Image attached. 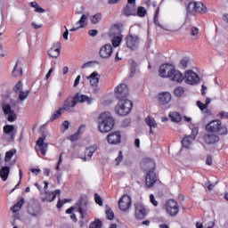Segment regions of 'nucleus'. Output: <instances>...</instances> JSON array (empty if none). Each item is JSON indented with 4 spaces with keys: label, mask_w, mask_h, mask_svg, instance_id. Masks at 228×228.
<instances>
[{
    "label": "nucleus",
    "mask_w": 228,
    "mask_h": 228,
    "mask_svg": "<svg viewBox=\"0 0 228 228\" xmlns=\"http://www.w3.org/2000/svg\"><path fill=\"white\" fill-rule=\"evenodd\" d=\"M159 74L160 77H167L170 81H174L175 83H183V79H184V76L181 73V71L175 69V67L172 64H162L159 67Z\"/></svg>",
    "instance_id": "1"
},
{
    "label": "nucleus",
    "mask_w": 228,
    "mask_h": 228,
    "mask_svg": "<svg viewBox=\"0 0 228 228\" xmlns=\"http://www.w3.org/2000/svg\"><path fill=\"white\" fill-rule=\"evenodd\" d=\"M115 127V119L110 112H103L98 117V130L100 133H110Z\"/></svg>",
    "instance_id": "2"
},
{
    "label": "nucleus",
    "mask_w": 228,
    "mask_h": 228,
    "mask_svg": "<svg viewBox=\"0 0 228 228\" xmlns=\"http://www.w3.org/2000/svg\"><path fill=\"white\" fill-rule=\"evenodd\" d=\"M77 102H87V104H92V102H94V99L86 96V94L80 95L79 93H77L73 98H68L65 100L61 110L63 111H70L71 108H76V104H77Z\"/></svg>",
    "instance_id": "3"
},
{
    "label": "nucleus",
    "mask_w": 228,
    "mask_h": 228,
    "mask_svg": "<svg viewBox=\"0 0 228 228\" xmlns=\"http://www.w3.org/2000/svg\"><path fill=\"white\" fill-rule=\"evenodd\" d=\"M206 131L208 133H218L221 135H227L228 130L225 126L222 125V121L216 119L206 125Z\"/></svg>",
    "instance_id": "4"
},
{
    "label": "nucleus",
    "mask_w": 228,
    "mask_h": 228,
    "mask_svg": "<svg viewBox=\"0 0 228 228\" xmlns=\"http://www.w3.org/2000/svg\"><path fill=\"white\" fill-rule=\"evenodd\" d=\"M131 110H133V102H131L129 99L119 100L118 105L115 108L117 115H119L120 117H126V115H129Z\"/></svg>",
    "instance_id": "5"
},
{
    "label": "nucleus",
    "mask_w": 228,
    "mask_h": 228,
    "mask_svg": "<svg viewBox=\"0 0 228 228\" xmlns=\"http://www.w3.org/2000/svg\"><path fill=\"white\" fill-rule=\"evenodd\" d=\"M126 47L131 51H136L140 47V37L137 35L128 34L126 38Z\"/></svg>",
    "instance_id": "6"
},
{
    "label": "nucleus",
    "mask_w": 228,
    "mask_h": 228,
    "mask_svg": "<svg viewBox=\"0 0 228 228\" xmlns=\"http://www.w3.org/2000/svg\"><path fill=\"white\" fill-rule=\"evenodd\" d=\"M2 109L4 115H7L8 122H15L17 120V114L15 110H12V104L8 102L2 101Z\"/></svg>",
    "instance_id": "7"
},
{
    "label": "nucleus",
    "mask_w": 228,
    "mask_h": 228,
    "mask_svg": "<svg viewBox=\"0 0 228 228\" xmlns=\"http://www.w3.org/2000/svg\"><path fill=\"white\" fill-rule=\"evenodd\" d=\"M165 208L169 216H177L179 215V204L175 200H168L166 202Z\"/></svg>",
    "instance_id": "8"
},
{
    "label": "nucleus",
    "mask_w": 228,
    "mask_h": 228,
    "mask_svg": "<svg viewBox=\"0 0 228 228\" xmlns=\"http://www.w3.org/2000/svg\"><path fill=\"white\" fill-rule=\"evenodd\" d=\"M184 83L187 85H199V81H200V78L199 77V75L195 73L193 70H187L184 73L183 79Z\"/></svg>",
    "instance_id": "9"
},
{
    "label": "nucleus",
    "mask_w": 228,
    "mask_h": 228,
    "mask_svg": "<svg viewBox=\"0 0 228 228\" xmlns=\"http://www.w3.org/2000/svg\"><path fill=\"white\" fill-rule=\"evenodd\" d=\"M115 94L117 99L126 100L127 99V95H129V88H127V85L120 84L115 88Z\"/></svg>",
    "instance_id": "10"
},
{
    "label": "nucleus",
    "mask_w": 228,
    "mask_h": 228,
    "mask_svg": "<svg viewBox=\"0 0 228 228\" xmlns=\"http://www.w3.org/2000/svg\"><path fill=\"white\" fill-rule=\"evenodd\" d=\"M132 206L131 196L125 194L118 200V208L121 211H129Z\"/></svg>",
    "instance_id": "11"
},
{
    "label": "nucleus",
    "mask_w": 228,
    "mask_h": 228,
    "mask_svg": "<svg viewBox=\"0 0 228 228\" xmlns=\"http://www.w3.org/2000/svg\"><path fill=\"white\" fill-rule=\"evenodd\" d=\"M134 215L136 220H143L147 216V208L141 203H134Z\"/></svg>",
    "instance_id": "12"
},
{
    "label": "nucleus",
    "mask_w": 228,
    "mask_h": 228,
    "mask_svg": "<svg viewBox=\"0 0 228 228\" xmlns=\"http://www.w3.org/2000/svg\"><path fill=\"white\" fill-rule=\"evenodd\" d=\"M107 142L110 145H118L120 142H122V134H120V131H116L109 134L107 136Z\"/></svg>",
    "instance_id": "13"
},
{
    "label": "nucleus",
    "mask_w": 228,
    "mask_h": 228,
    "mask_svg": "<svg viewBox=\"0 0 228 228\" xmlns=\"http://www.w3.org/2000/svg\"><path fill=\"white\" fill-rule=\"evenodd\" d=\"M88 206V200L86 197L81 196L78 202H77V207L78 208L77 211L81 218H85V213H86Z\"/></svg>",
    "instance_id": "14"
},
{
    "label": "nucleus",
    "mask_w": 228,
    "mask_h": 228,
    "mask_svg": "<svg viewBox=\"0 0 228 228\" xmlns=\"http://www.w3.org/2000/svg\"><path fill=\"white\" fill-rule=\"evenodd\" d=\"M141 168L144 170V172H154L156 168V163L152 159H144L141 163Z\"/></svg>",
    "instance_id": "15"
},
{
    "label": "nucleus",
    "mask_w": 228,
    "mask_h": 228,
    "mask_svg": "<svg viewBox=\"0 0 228 228\" xmlns=\"http://www.w3.org/2000/svg\"><path fill=\"white\" fill-rule=\"evenodd\" d=\"M125 17H136V4H127L121 12Z\"/></svg>",
    "instance_id": "16"
},
{
    "label": "nucleus",
    "mask_w": 228,
    "mask_h": 228,
    "mask_svg": "<svg viewBox=\"0 0 228 228\" xmlns=\"http://www.w3.org/2000/svg\"><path fill=\"white\" fill-rule=\"evenodd\" d=\"M101 58L108 59L113 54V46L111 45L107 44L103 45L99 52Z\"/></svg>",
    "instance_id": "17"
},
{
    "label": "nucleus",
    "mask_w": 228,
    "mask_h": 228,
    "mask_svg": "<svg viewBox=\"0 0 228 228\" xmlns=\"http://www.w3.org/2000/svg\"><path fill=\"white\" fill-rule=\"evenodd\" d=\"M158 181V177L156 176V173L154 171H149L145 176V184L148 188L154 186Z\"/></svg>",
    "instance_id": "18"
},
{
    "label": "nucleus",
    "mask_w": 228,
    "mask_h": 228,
    "mask_svg": "<svg viewBox=\"0 0 228 228\" xmlns=\"http://www.w3.org/2000/svg\"><path fill=\"white\" fill-rule=\"evenodd\" d=\"M203 142H205L207 145H215V143L220 142V136L215 134H208L203 136Z\"/></svg>",
    "instance_id": "19"
},
{
    "label": "nucleus",
    "mask_w": 228,
    "mask_h": 228,
    "mask_svg": "<svg viewBox=\"0 0 228 228\" xmlns=\"http://www.w3.org/2000/svg\"><path fill=\"white\" fill-rule=\"evenodd\" d=\"M4 133L10 136V142H13L15 136H17V130L13 125H5L4 126Z\"/></svg>",
    "instance_id": "20"
},
{
    "label": "nucleus",
    "mask_w": 228,
    "mask_h": 228,
    "mask_svg": "<svg viewBox=\"0 0 228 228\" xmlns=\"http://www.w3.org/2000/svg\"><path fill=\"white\" fill-rule=\"evenodd\" d=\"M159 104L165 106V104H168L170 101H172V94L168 92H162L159 94Z\"/></svg>",
    "instance_id": "21"
},
{
    "label": "nucleus",
    "mask_w": 228,
    "mask_h": 228,
    "mask_svg": "<svg viewBox=\"0 0 228 228\" xmlns=\"http://www.w3.org/2000/svg\"><path fill=\"white\" fill-rule=\"evenodd\" d=\"M45 140V136L39 137L37 141V147H39V151L43 156H45L47 152V147H49V144L44 142Z\"/></svg>",
    "instance_id": "22"
},
{
    "label": "nucleus",
    "mask_w": 228,
    "mask_h": 228,
    "mask_svg": "<svg viewBox=\"0 0 228 228\" xmlns=\"http://www.w3.org/2000/svg\"><path fill=\"white\" fill-rule=\"evenodd\" d=\"M144 122L146 125L150 126V134H154V130L158 127V123H156V119L152 118V116H148L144 118Z\"/></svg>",
    "instance_id": "23"
},
{
    "label": "nucleus",
    "mask_w": 228,
    "mask_h": 228,
    "mask_svg": "<svg viewBox=\"0 0 228 228\" xmlns=\"http://www.w3.org/2000/svg\"><path fill=\"white\" fill-rule=\"evenodd\" d=\"M61 193V191L60 189L55 190L54 191H45V197L43 199V200H46V202H53L56 200V195H60Z\"/></svg>",
    "instance_id": "24"
},
{
    "label": "nucleus",
    "mask_w": 228,
    "mask_h": 228,
    "mask_svg": "<svg viewBox=\"0 0 228 228\" xmlns=\"http://www.w3.org/2000/svg\"><path fill=\"white\" fill-rule=\"evenodd\" d=\"M96 151L97 145L87 147L85 151L86 157L84 159V161H90V159H92V156H94V152Z\"/></svg>",
    "instance_id": "25"
},
{
    "label": "nucleus",
    "mask_w": 228,
    "mask_h": 228,
    "mask_svg": "<svg viewBox=\"0 0 228 228\" xmlns=\"http://www.w3.org/2000/svg\"><path fill=\"white\" fill-rule=\"evenodd\" d=\"M56 47L53 46L52 47L49 51H48V55L51 58H58V56H60V49L61 47V44L60 43H56Z\"/></svg>",
    "instance_id": "26"
},
{
    "label": "nucleus",
    "mask_w": 228,
    "mask_h": 228,
    "mask_svg": "<svg viewBox=\"0 0 228 228\" xmlns=\"http://www.w3.org/2000/svg\"><path fill=\"white\" fill-rule=\"evenodd\" d=\"M40 205H32L28 208V213L30 216H38L40 215Z\"/></svg>",
    "instance_id": "27"
},
{
    "label": "nucleus",
    "mask_w": 228,
    "mask_h": 228,
    "mask_svg": "<svg viewBox=\"0 0 228 228\" xmlns=\"http://www.w3.org/2000/svg\"><path fill=\"white\" fill-rule=\"evenodd\" d=\"M110 37H120L122 36V30L120 29V27L117 24H114L109 32Z\"/></svg>",
    "instance_id": "28"
},
{
    "label": "nucleus",
    "mask_w": 228,
    "mask_h": 228,
    "mask_svg": "<svg viewBox=\"0 0 228 228\" xmlns=\"http://www.w3.org/2000/svg\"><path fill=\"white\" fill-rule=\"evenodd\" d=\"M22 61L21 60H18L15 63V66L12 69V75L13 76V77H17L19 76H22L23 72H22V68L20 67L19 68V65H20V62Z\"/></svg>",
    "instance_id": "29"
},
{
    "label": "nucleus",
    "mask_w": 228,
    "mask_h": 228,
    "mask_svg": "<svg viewBox=\"0 0 228 228\" xmlns=\"http://www.w3.org/2000/svg\"><path fill=\"white\" fill-rule=\"evenodd\" d=\"M99 73L97 71H94L87 79H90L91 86H97L99 85Z\"/></svg>",
    "instance_id": "30"
},
{
    "label": "nucleus",
    "mask_w": 228,
    "mask_h": 228,
    "mask_svg": "<svg viewBox=\"0 0 228 228\" xmlns=\"http://www.w3.org/2000/svg\"><path fill=\"white\" fill-rule=\"evenodd\" d=\"M8 175H10V167L4 166L0 169V177L2 181H7Z\"/></svg>",
    "instance_id": "31"
},
{
    "label": "nucleus",
    "mask_w": 228,
    "mask_h": 228,
    "mask_svg": "<svg viewBox=\"0 0 228 228\" xmlns=\"http://www.w3.org/2000/svg\"><path fill=\"white\" fill-rule=\"evenodd\" d=\"M22 91V81H19L12 88L13 99H17V94Z\"/></svg>",
    "instance_id": "32"
},
{
    "label": "nucleus",
    "mask_w": 228,
    "mask_h": 228,
    "mask_svg": "<svg viewBox=\"0 0 228 228\" xmlns=\"http://www.w3.org/2000/svg\"><path fill=\"white\" fill-rule=\"evenodd\" d=\"M206 12H208V7L201 2H196L195 13H206Z\"/></svg>",
    "instance_id": "33"
},
{
    "label": "nucleus",
    "mask_w": 228,
    "mask_h": 228,
    "mask_svg": "<svg viewBox=\"0 0 228 228\" xmlns=\"http://www.w3.org/2000/svg\"><path fill=\"white\" fill-rule=\"evenodd\" d=\"M169 118H171L172 122L179 124V122L183 120V116H181L179 112H172L169 114Z\"/></svg>",
    "instance_id": "34"
},
{
    "label": "nucleus",
    "mask_w": 228,
    "mask_h": 228,
    "mask_svg": "<svg viewBox=\"0 0 228 228\" xmlns=\"http://www.w3.org/2000/svg\"><path fill=\"white\" fill-rule=\"evenodd\" d=\"M191 136L190 135H186L183 140H182V145L183 147H184L185 149H190V146L191 145V142H193Z\"/></svg>",
    "instance_id": "35"
},
{
    "label": "nucleus",
    "mask_w": 228,
    "mask_h": 228,
    "mask_svg": "<svg viewBox=\"0 0 228 228\" xmlns=\"http://www.w3.org/2000/svg\"><path fill=\"white\" fill-rule=\"evenodd\" d=\"M29 94H30L29 90H27L25 92L21 91L17 94V98H14V99H17V101H26V99L29 97Z\"/></svg>",
    "instance_id": "36"
},
{
    "label": "nucleus",
    "mask_w": 228,
    "mask_h": 228,
    "mask_svg": "<svg viewBox=\"0 0 228 228\" xmlns=\"http://www.w3.org/2000/svg\"><path fill=\"white\" fill-rule=\"evenodd\" d=\"M25 200L24 198H20V200L12 207V213L19 212L21 209L22 206H24Z\"/></svg>",
    "instance_id": "37"
},
{
    "label": "nucleus",
    "mask_w": 228,
    "mask_h": 228,
    "mask_svg": "<svg viewBox=\"0 0 228 228\" xmlns=\"http://www.w3.org/2000/svg\"><path fill=\"white\" fill-rule=\"evenodd\" d=\"M90 20L92 24H99V22L102 20V14L101 12H98L94 15H92Z\"/></svg>",
    "instance_id": "38"
},
{
    "label": "nucleus",
    "mask_w": 228,
    "mask_h": 228,
    "mask_svg": "<svg viewBox=\"0 0 228 228\" xmlns=\"http://www.w3.org/2000/svg\"><path fill=\"white\" fill-rule=\"evenodd\" d=\"M29 6H31V8H35V12L37 13H45V9L40 7V5L37 2H31L29 4Z\"/></svg>",
    "instance_id": "39"
},
{
    "label": "nucleus",
    "mask_w": 228,
    "mask_h": 228,
    "mask_svg": "<svg viewBox=\"0 0 228 228\" xmlns=\"http://www.w3.org/2000/svg\"><path fill=\"white\" fill-rule=\"evenodd\" d=\"M123 38H124V36H114L112 38L113 47H118V45H120V44H122Z\"/></svg>",
    "instance_id": "40"
},
{
    "label": "nucleus",
    "mask_w": 228,
    "mask_h": 228,
    "mask_svg": "<svg viewBox=\"0 0 228 228\" xmlns=\"http://www.w3.org/2000/svg\"><path fill=\"white\" fill-rule=\"evenodd\" d=\"M63 109L60 108L58 110H55L54 113L50 118V122H54L57 118H60L62 115Z\"/></svg>",
    "instance_id": "41"
},
{
    "label": "nucleus",
    "mask_w": 228,
    "mask_h": 228,
    "mask_svg": "<svg viewBox=\"0 0 228 228\" xmlns=\"http://www.w3.org/2000/svg\"><path fill=\"white\" fill-rule=\"evenodd\" d=\"M88 19V16L86 14H83L78 21L76 22L77 26L79 24V28H83L86 26V20Z\"/></svg>",
    "instance_id": "42"
},
{
    "label": "nucleus",
    "mask_w": 228,
    "mask_h": 228,
    "mask_svg": "<svg viewBox=\"0 0 228 228\" xmlns=\"http://www.w3.org/2000/svg\"><path fill=\"white\" fill-rule=\"evenodd\" d=\"M136 15L137 17H145L147 15V9L143 6H139L136 8Z\"/></svg>",
    "instance_id": "43"
},
{
    "label": "nucleus",
    "mask_w": 228,
    "mask_h": 228,
    "mask_svg": "<svg viewBox=\"0 0 228 228\" xmlns=\"http://www.w3.org/2000/svg\"><path fill=\"white\" fill-rule=\"evenodd\" d=\"M105 215L108 220H113V218H115V214L113 213V210L108 206H106Z\"/></svg>",
    "instance_id": "44"
},
{
    "label": "nucleus",
    "mask_w": 228,
    "mask_h": 228,
    "mask_svg": "<svg viewBox=\"0 0 228 228\" xmlns=\"http://www.w3.org/2000/svg\"><path fill=\"white\" fill-rule=\"evenodd\" d=\"M17 152L15 149L10 150L9 151H6L4 161L5 163H8L12 158H13V155Z\"/></svg>",
    "instance_id": "45"
},
{
    "label": "nucleus",
    "mask_w": 228,
    "mask_h": 228,
    "mask_svg": "<svg viewBox=\"0 0 228 228\" xmlns=\"http://www.w3.org/2000/svg\"><path fill=\"white\" fill-rule=\"evenodd\" d=\"M137 67H138V64L136 63V61H132L130 63V77H133V76L136 74Z\"/></svg>",
    "instance_id": "46"
},
{
    "label": "nucleus",
    "mask_w": 228,
    "mask_h": 228,
    "mask_svg": "<svg viewBox=\"0 0 228 228\" xmlns=\"http://www.w3.org/2000/svg\"><path fill=\"white\" fill-rule=\"evenodd\" d=\"M197 8V2H190L187 6L188 13H195V10Z\"/></svg>",
    "instance_id": "47"
},
{
    "label": "nucleus",
    "mask_w": 228,
    "mask_h": 228,
    "mask_svg": "<svg viewBox=\"0 0 228 228\" xmlns=\"http://www.w3.org/2000/svg\"><path fill=\"white\" fill-rule=\"evenodd\" d=\"M80 137H81V128H78L77 132H76L74 134L69 137V140H70V142H77V140H79Z\"/></svg>",
    "instance_id": "48"
},
{
    "label": "nucleus",
    "mask_w": 228,
    "mask_h": 228,
    "mask_svg": "<svg viewBox=\"0 0 228 228\" xmlns=\"http://www.w3.org/2000/svg\"><path fill=\"white\" fill-rule=\"evenodd\" d=\"M174 94L175 97H183V95L184 94V87L178 86L175 88Z\"/></svg>",
    "instance_id": "49"
},
{
    "label": "nucleus",
    "mask_w": 228,
    "mask_h": 228,
    "mask_svg": "<svg viewBox=\"0 0 228 228\" xmlns=\"http://www.w3.org/2000/svg\"><path fill=\"white\" fill-rule=\"evenodd\" d=\"M89 228H102V221L96 219L94 223H91Z\"/></svg>",
    "instance_id": "50"
},
{
    "label": "nucleus",
    "mask_w": 228,
    "mask_h": 228,
    "mask_svg": "<svg viewBox=\"0 0 228 228\" xmlns=\"http://www.w3.org/2000/svg\"><path fill=\"white\" fill-rule=\"evenodd\" d=\"M188 63H190V59L188 58H183L180 61V69H188Z\"/></svg>",
    "instance_id": "51"
},
{
    "label": "nucleus",
    "mask_w": 228,
    "mask_h": 228,
    "mask_svg": "<svg viewBox=\"0 0 228 228\" xmlns=\"http://www.w3.org/2000/svg\"><path fill=\"white\" fill-rule=\"evenodd\" d=\"M123 159H124V154L122 153V151H119L118 157L115 159L116 167H118V165H120V163H122Z\"/></svg>",
    "instance_id": "52"
},
{
    "label": "nucleus",
    "mask_w": 228,
    "mask_h": 228,
    "mask_svg": "<svg viewBox=\"0 0 228 228\" xmlns=\"http://www.w3.org/2000/svg\"><path fill=\"white\" fill-rule=\"evenodd\" d=\"M12 93L10 92H5L2 94V99L3 101H4L6 102V101H8V99H10L12 97Z\"/></svg>",
    "instance_id": "53"
},
{
    "label": "nucleus",
    "mask_w": 228,
    "mask_h": 228,
    "mask_svg": "<svg viewBox=\"0 0 228 228\" xmlns=\"http://www.w3.org/2000/svg\"><path fill=\"white\" fill-rule=\"evenodd\" d=\"M197 106L198 108H200V111H204V110H208V105H206V103H203L200 101L197 102Z\"/></svg>",
    "instance_id": "54"
},
{
    "label": "nucleus",
    "mask_w": 228,
    "mask_h": 228,
    "mask_svg": "<svg viewBox=\"0 0 228 228\" xmlns=\"http://www.w3.org/2000/svg\"><path fill=\"white\" fill-rule=\"evenodd\" d=\"M94 200L98 206H102V198L99 194H94Z\"/></svg>",
    "instance_id": "55"
},
{
    "label": "nucleus",
    "mask_w": 228,
    "mask_h": 228,
    "mask_svg": "<svg viewBox=\"0 0 228 228\" xmlns=\"http://www.w3.org/2000/svg\"><path fill=\"white\" fill-rule=\"evenodd\" d=\"M197 134H199V127H193L191 129V134L189 136H191V138L195 140V138H197Z\"/></svg>",
    "instance_id": "56"
},
{
    "label": "nucleus",
    "mask_w": 228,
    "mask_h": 228,
    "mask_svg": "<svg viewBox=\"0 0 228 228\" xmlns=\"http://www.w3.org/2000/svg\"><path fill=\"white\" fill-rule=\"evenodd\" d=\"M121 126L122 127H129V126H131V118H126L125 120H123Z\"/></svg>",
    "instance_id": "57"
},
{
    "label": "nucleus",
    "mask_w": 228,
    "mask_h": 228,
    "mask_svg": "<svg viewBox=\"0 0 228 228\" xmlns=\"http://www.w3.org/2000/svg\"><path fill=\"white\" fill-rule=\"evenodd\" d=\"M70 126V123L68 120H65L62 124L61 126L64 127V129L62 130V133H65V131H67V129H69V126Z\"/></svg>",
    "instance_id": "58"
},
{
    "label": "nucleus",
    "mask_w": 228,
    "mask_h": 228,
    "mask_svg": "<svg viewBox=\"0 0 228 228\" xmlns=\"http://www.w3.org/2000/svg\"><path fill=\"white\" fill-rule=\"evenodd\" d=\"M150 201L152 203L155 208L158 206V201L156 200V198H154V194L150 195Z\"/></svg>",
    "instance_id": "59"
},
{
    "label": "nucleus",
    "mask_w": 228,
    "mask_h": 228,
    "mask_svg": "<svg viewBox=\"0 0 228 228\" xmlns=\"http://www.w3.org/2000/svg\"><path fill=\"white\" fill-rule=\"evenodd\" d=\"M89 37H97L99 35V31L97 29H90L88 31Z\"/></svg>",
    "instance_id": "60"
},
{
    "label": "nucleus",
    "mask_w": 228,
    "mask_h": 228,
    "mask_svg": "<svg viewBox=\"0 0 228 228\" xmlns=\"http://www.w3.org/2000/svg\"><path fill=\"white\" fill-rule=\"evenodd\" d=\"M191 35L192 37H196V35H199V28H195V27H192L191 29Z\"/></svg>",
    "instance_id": "61"
},
{
    "label": "nucleus",
    "mask_w": 228,
    "mask_h": 228,
    "mask_svg": "<svg viewBox=\"0 0 228 228\" xmlns=\"http://www.w3.org/2000/svg\"><path fill=\"white\" fill-rule=\"evenodd\" d=\"M206 165H208V167H211V165H213V159L211 158V155H208L207 157Z\"/></svg>",
    "instance_id": "62"
},
{
    "label": "nucleus",
    "mask_w": 228,
    "mask_h": 228,
    "mask_svg": "<svg viewBox=\"0 0 228 228\" xmlns=\"http://www.w3.org/2000/svg\"><path fill=\"white\" fill-rule=\"evenodd\" d=\"M64 28L66 30L64 31L62 37L64 40H69V28H67V26H64Z\"/></svg>",
    "instance_id": "63"
},
{
    "label": "nucleus",
    "mask_w": 228,
    "mask_h": 228,
    "mask_svg": "<svg viewBox=\"0 0 228 228\" xmlns=\"http://www.w3.org/2000/svg\"><path fill=\"white\" fill-rule=\"evenodd\" d=\"M219 115H220L221 118H228V113L225 111H221L219 113Z\"/></svg>",
    "instance_id": "64"
}]
</instances>
